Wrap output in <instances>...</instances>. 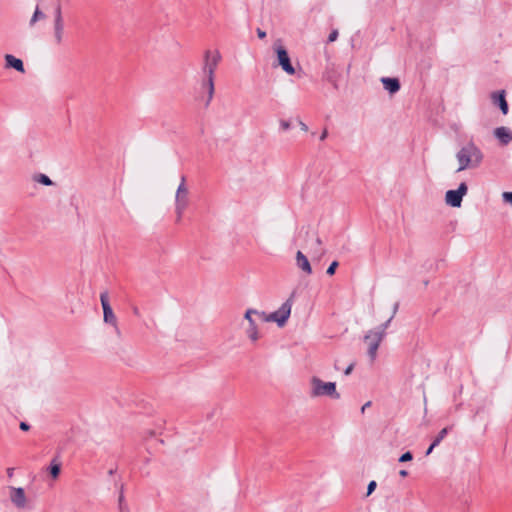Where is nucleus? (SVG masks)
Here are the masks:
<instances>
[{"instance_id": "obj_11", "label": "nucleus", "mask_w": 512, "mask_h": 512, "mask_svg": "<svg viewBox=\"0 0 512 512\" xmlns=\"http://www.w3.org/2000/svg\"><path fill=\"white\" fill-rule=\"evenodd\" d=\"M468 187L465 182L460 183L457 189L448 190L445 194V201L451 207H460L463 196L467 194Z\"/></svg>"}, {"instance_id": "obj_27", "label": "nucleus", "mask_w": 512, "mask_h": 512, "mask_svg": "<svg viewBox=\"0 0 512 512\" xmlns=\"http://www.w3.org/2000/svg\"><path fill=\"white\" fill-rule=\"evenodd\" d=\"M377 484L375 481H371L369 484H368V487H367V496H369L370 494H372V492L375 490Z\"/></svg>"}, {"instance_id": "obj_28", "label": "nucleus", "mask_w": 512, "mask_h": 512, "mask_svg": "<svg viewBox=\"0 0 512 512\" xmlns=\"http://www.w3.org/2000/svg\"><path fill=\"white\" fill-rule=\"evenodd\" d=\"M280 127L283 131H287L290 129L291 125H290V122H288L286 120H282V121H280Z\"/></svg>"}, {"instance_id": "obj_12", "label": "nucleus", "mask_w": 512, "mask_h": 512, "mask_svg": "<svg viewBox=\"0 0 512 512\" xmlns=\"http://www.w3.org/2000/svg\"><path fill=\"white\" fill-rule=\"evenodd\" d=\"M11 502L19 509L28 508L25 491L21 487H11L9 492Z\"/></svg>"}, {"instance_id": "obj_30", "label": "nucleus", "mask_w": 512, "mask_h": 512, "mask_svg": "<svg viewBox=\"0 0 512 512\" xmlns=\"http://www.w3.org/2000/svg\"><path fill=\"white\" fill-rule=\"evenodd\" d=\"M327 136H328V131H327V129H324L319 137L320 141H324L327 138Z\"/></svg>"}, {"instance_id": "obj_32", "label": "nucleus", "mask_w": 512, "mask_h": 512, "mask_svg": "<svg viewBox=\"0 0 512 512\" xmlns=\"http://www.w3.org/2000/svg\"><path fill=\"white\" fill-rule=\"evenodd\" d=\"M257 35L259 38H264L266 36V32L261 30L260 28L257 29Z\"/></svg>"}, {"instance_id": "obj_33", "label": "nucleus", "mask_w": 512, "mask_h": 512, "mask_svg": "<svg viewBox=\"0 0 512 512\" xmlns=\"http://www.w3.org/2000/svg\"><path fill=\"white\" fill-rule=\"evenodd\" d=\"M353 368H354V365H353V364L349 365V366L345 369L344 374H345V375H349V374L352 372Z\"/></svg>"}, {"instance_id": "obj_17", "label": "nucleus", "mask_w": 512, "mask_h": 512, "mask_svg": "<svg viewBox=\"0 0 512 512\" xmlns=\"http://www.w3.org/2000/svg\"><path fill=\"white\" fill-rule=\"evenodd\" d=\"M494 135L503 145H507L512 141V132L507 127L502 126L496 128Z\"/></svg>"}, {"instance_id": "obj_19", "label": "nucleus", "mask_w": 512, "mask_h": 512, "mask_svg": "<svg viewBox=\"0 0 512 512\" xmlns=\"http://www.w3.org/2000/svg\"><path fill=\"white\" fill-rule=\"evenodd\" d=\"M46 19V14L40 9V7L37 5L33 15L31 16L29 20V27H34L38 22L43 21Z\"/></svg>"}, {"instance_id": "obj_22", "label": "nucleus", "mask_w": 512, "mask_h": 512, "mask_svg": "<svg viewBox=\"0 0 512 512\" xmlns=\"http://www.w3.org/2000/svg\"><path fill=\"white\" fill-rule=\"evenodd\" d=\"M63 14L62 8L60 5H57L54 9V21L53 22H63Z\"/></svg>"}, {"instance_id": "obj_16", "label": "nucleus", "mask_w": 512, "mask_h": 512, "mask_svg": "<svg viewBox=\"0 0 512 512\" xmlns=\"http://www.w3.org/2000/svg\"><path fill=\"white\" fill-rule=\"evenodd\" d=\"M5 66L6 68H13L20 73L25 72L23 61L11 54L5 55Z\"/></svg>"}, {"instance_id": "obj_21", "label": "nucleus", "mask_w": 512, "mask_h": 512, "mask_svg": "<svg viewBox=\"0 0 512 512\" xmlns=\"http://www.w3.org/2000/svg\"><path fill=\"white\" fill-rule=\"evenodd\" d=\"M49 471L53 478H57L60 474V464L53 461L50 464Z\"/></svg>"}, {"instance_id": "obj_1", "label": "nucleus", "mask_w": 512, "mask_h": 512, "mask_svg": "<svg viewBox=\"0 0 512 512\" xmlns=\"http://www.w3.org/2000/svg\"><path fill=\"white\" fill-rule=\"evenodd\" d=\"M221 55L218 51H207L202 66V79L200 82V91L202 95L206 94L205 106H208L215 93V71L220 62Z\"/></svg>"}, {"instance_id": "obj_31", "label": "nucleus", "mask_w": 512, "mask_h": 512, "mask_svg": "<svg viewBox=\"0 0 512 512\" xmlns=\"http://www.w3.org/2000/svg\"><path fill=\"white\" fill-rule=\"evenodd\" d=\"M20 429L23 431H27V430H29V425L26 422H21Z\"/></svg>"}, {"instance_id": "obj_2", "label": "nucleus", "mask_w": 512, "mask_h": 512, "mask_svg": "<svg viewBox=\"0 0 512 512\" xmlns=\"http://www.w3.org/2000/svg\"><path fill=\"white\" fill-rule=\"evenodd\" d=\"M456 159L458 162L457 172L475 169L482 163L483 153L473 142H469L459 149Z\"/></svg>"}, {"instance_id": "obj_24", "label": "nucleus", "mask_w": 512, "mask_h": 512, "mask_svg": "<svg viewBox=\"0 0 512 512\" xmlns=\"http://www.w3.org/2000/svg\"><path fill=\"white\" fill-rule=\"evenodd\" d=\"M337 266H338V262L337 261H333L330 264V266L328 267L327 271H326L327 274L328 275H333L335 273V270H336Z\"/></svg>"}, {"instance_id": "obj_4", "label": "nucleus", "mask_w": 512, "mask_h": 512, "mask_svg": "<svg viewBox=\"0 0 512 512\" xmlns=\"http://www.w3.org/2000/svg\"><path fill=\"white\" fill-rule=\"evenodd\" d=\"M309 394L312 398H318L323 396L330 397L335 400H338L340 398V394L337 392L335 382H325L317 376H313L310 379Z\"/></svg>"}, {"instance_id": "obj_29", "label": "nucleus", "mask_w": 512, "mask_h": 512, "mask_svg": "<svg viewBox=\"0 0 512 512\" xmlns=\"http://www.w3.org/2000/svg\"><path fill=\"white\" fill-rule=\"evenodd\" d=\"M338 37V31L333 30L328 36V42H334Z\"/></svg>"}, {"instance_id": "obj_3", "label": "nucleus", "mask_w": 512, "mask_h": 512, "mask_svg": "<svg viewBox=\"0 0 512 512\" xmlns=\"http://www.w3.org/2000/svg\"><path fill=\"white\" fill-rule=\"evenodd\" d=\"M397 305L394 307L393 314L387 319V321L380 326L370 329L367 331V333L364 335V342L367 345V352L368 356L371 361H374L377 357V350L384 339L386 335V330L391 322V320L394 317V314L396 313Z\"/></svg>"}, {"instance_id": "obj_35", "label": "nucleus", "mask_w": 512, "mask_h": 512, "mask_svg": "<svg viewBox=\"0 0 512 512\" xmlns=\"http://www.w3.org/2000/svg\"><path fill=\"white\" fill-rule=\"evenodd\" d=\"M437 445H434V443L432 442V444L430 445V447L427 449L426 451V455H429L430 453H432L433 449L436 447Z\"/></svg>"}, {"instance_id": "obj_14", "label": "nucleus", "mask_w": 512, "mask_h": 512, "mask_svg": "<svg viewBox=\"0 0 512 512\" xmlns=\"http://www.w3.org/2000/svg\"><path fill=\"white\" fill-rule=\"evenodd\" d=\"M296 265L299 269H301L307 275L312 274V268H311L310 262L301 250H298L296 253Z\"/></svg>"}, {"instance_id": "obj_37", "label": "nucleus", "mask_w": 512, "mask_h": 512, "mask_svg": "<svg viewBox=\"0 0 512 512\" xmlns=\"http://www.w3.org/2000/svg\"><path fill=\"white\" fill-rule=\"evenodd\" d=\"M399 474H400V476H401V477H406V476H407V471H405V470H401V471L399 472Z\"/></svg>"}, {"instance_id": "obj_34", "label": "nucleus", "mask_w": 512, "mask_h": 512, "mask_svg": "<svg viewBox=\"0 0 512 512\" xmlns=\"http://www.w3.org/2000/svg\"><path fill=\"white\" fill-rule=\"evenodd\" d=\"M371 405V402L368 401L366 402L362 407H361V412L364 413L365 410H367V408Z\"/></svg>"}, {"instance_id": "obj_18", "label": "nucleus", "mask_w": 512, "mask_h": 512, "mask_svg": "<svg viewBox=\"0 0 512 512\" xmlns=\"http://www.w3.org/2000/svg\"><path fill=\"white\" fill-rule=\"evenodd\" d=\"M381 82L389 93L394 94L400 89V82L397 78L383 77Z\"/></svg>"}, {"instance_id": "obj_25", "label": "nucleus", "mask_w": 512, "mask_h": 512, "mask_svg": "<svg viewBox=\"0 0 512 512\" xmlns=\"http://www.w3.org/2000/svg\"><path fill=\"white\" fill-rule=\"evenodd\" d=\"M412 458H413V456H412L411 452L408 451L401 455V457L399 458V461L406 462V461L412 460Z\"/></svg>"}, {"instance_id": "obj_15", "label": "nucleus", "mask_w": 512, "mask_h": 512, "mask_svg": "<svg viewBox=\"0 0 512 512\" xmlns=\"http://www.w3.org/2000/svg\"><path fill=\"white\" fill-rule=\"evenodd\" d=\"M65 24L63 22H53V41L56 45H61L64 41Z\"/></svg>"}, {"instance_id": "obj_9", "label": "nucleus", "mask_w": 512, "mask_h": 512, "mask_svg": "<svg viewBox=\"0 0 512 512\" xmlns=\"http://www.w3.org/2000/svg\"><path fill=\"white\" fill-rule=\"evenodd\" d=\"M273 50L277 56V65L288 75L295 74V68L291 64V60L286 48L282 45L281 40H277L273 45Z\"/></svg>"}, {"instance_id": "obj_8", "label": "nucleus", "mask_w": 512, "mask_h": 512, "mask_svg": "<svg viewBox=\"0 0 512 512\" xmlns=\"http://www.w3.org/2000/svg\"><path fill=\"white\" fill-rule=\"evenodd\" d=\"M190 203V191L186 184L185 176H181L180 183L175 193V212L180 218Z\"/></svg>"}, {"instance_id": "obj_7", "label": "nucleus", "mask_w": 512, "mask_h": 512, "mask_svg": "<svg viewBox=\"0 0 512 512\" xmlns=\"http://www.w3.org/2000/svg\"><path fill=\"white\" fill-rule=\"evenodd\" d=\"M292 309V298L287 299L276 311L272 313L260 314L262 316L263 322H275L279 327H282L286 324L287 320L290 317Z\"/></svg>"}, {"instance_id": "obj_23", "label": "nucleus", "mask_w": 512, "mask_h": 512, "mask_svg": "<svg viewBox=\"0 0 512 512\" xmlns=\"http://www.w3.org/2000/svg\"><path fill=\"white\" fill-rule=\"evenodd\" d=\"M447 433H448V428H443V429L439 432V434H438V436L435 438V440L433 441L434 445H437V446H438V445L440 444V442L445 438V436L447 435Z\"/></svg>"}, {"instance_id": "obj_6", "label": "nucleus", "mask_w": 512, "mask_h": 512, "mask_svg": "<svg viewBox=\"0 0 512 512\" xmlns=\"http://www.w3.org/2000/svg\"><path fill=\"white\" fill-rule=\"evenodd\" d=\"M263 311L249 308L245 311L244 319L247 321L245 327V334L251 343L255 344L261 338V334L258 328V320L262 321Z\"/></svg>"}, {"instance_id": "obj_5", "label": "nucleus", "mask_w": 512, "mask_h": 512, "mask_svg": "<svg viewBox=\"0 0 512 512\" xmlns=\"http://www.w3.org/2000/svg\"><path fill=\"white\" fill-rule=\"evenodd\" d=\"M296 242L310 254L319 256L322 254L320 249L321 240L314 230L302 227L297 235Z\"/></svg>"}, {"instance_id": "obj_36", "label": "nucleus", "mask_w": 512, "mask_h": 512, "mask_svg": "<svg viewBox=\"0 0 512 512\" xmlns=\"http://www.w3.org/2000/svg\"><path fill=\"white\" fill-rule=\"evenodd\" d=\"M300 127H301V130H303L305 132L308 131V126L305 123H303L302 121H300Z\"/></svg>"}, {"instance_id": "obj_10", "label": "nucleus", "mask_w": 512, "mask_h": 512, "mask_svg": "<svg viewBox=\"0 0 512 512\" xmlns=\"http://www.w3.org/2000/svg\"><path fill=\"white\" fill-rule=\"evenodd\" d=\"M101 306L103 309V321L105 324L110 325L117 335H120V328L113 309L109 303L108 294L102 293L100 295Z\"/></svg>"}, {"instance_id": "obj_13", "label": "nucleus", "mask_w": 512, "mask_h": 512, "mask_svg": "<svg viewBox=\"0 0 512 512\" xmlns=\"http://www.w3.org/2000/svg\"><path fill=\"white\" fill-rule=\"evenodd\" d=\"M492 101L494 104L498 105L501 112L506 115L508 113V104L505 99V91L494 92L491 95Z\"/></svg>"}, {"instance_id": "obj_20", "label": "nucleus", "mask_w": 512, "mask_h": 512, "mask_svg": "<svg viewBox=\"0 0 512 512\" xmlns=\"http://www.w3.org/2000/svg\"><path fill=\"white\" fill-rule=\"evenodd\" d=\"M33 180L39 184L45 185V186H51L53 185V181L46 175V174H36L33 177Z\"/></svg>"}, {"instance_id": "obj_26", "label": "nucleus", "mask_w": 512, "mask_h": 512, "mask_svg": "<svg viewBox=\"0 0 512 512\" xmlns=\"http://www.w3.org/2000/svg\"><path fill=\"white\" fill-rule=\"evenodd\" d=\"M502 197H503L504 202L512 205V192H504L502 194Z\"/></svg>"}]
</instances>
